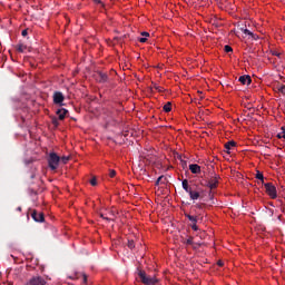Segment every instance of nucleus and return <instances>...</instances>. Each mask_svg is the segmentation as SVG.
Returning <instances> with one entry per match:
<instances>
[{"mask_svg": "<svg viewBox=\"0 0 285 285\" xmlns=\"http://www.w3.org/2000/svg\"><path fill=\"white\" fill-rule=\"evenodd\" d=\"M117 175V171L115 169L109 170V177H115Z\"/></svg>", "mask_w": 285, "mask_h": 285, "instance_id": "c756f323", "label": "nucleus"}, {"mask_svg": "<svg viewBox=\"0 0 285 285\" xmlns=\"http://www.w3.org/2000/svg\"><path fill=\"white\" fill-rule=\"evenodd\" d=\"M238 81L243 85V86H250V83L253 82V79L250 78V76L245 75V76H240L238 78Z\"/></svg>", "mask_w": 285, "mask_h": 285, "instance_id": "9d476101", "label": "nucleus"}, {"mask_svg": "<svg viewBox=\"0 0 285 285\" xmlns=\"http://www.w3.org/2000/svg\"><path fill=\"white\" fill-rule=\"evenodd\" d=\"M31 217L33 220L38 222V223H43L46 217L43 216V213H38L37 210H33L31 213Z\"/></svg>", "mask_w": 285, "mask_h": 285, "instance_id": "1a4fd4ad", "label": "nucleus"}, {"mask_svg": "<svg viewBox=\"0 0 285 285\" xmlns=\"http://www.w3.org/2000/svg\"><path fill=\"white\" fill-rule=\"evenodd\" d=\"M185 217L191 222V224H197V217L190 215V214H185Z\"/></svg>", "mask_w": 285, "mask_h": 285, "instance_id": "6ab92c4d", "label": "nucleus"}, {"mask_svg": "<svg viewBox=\"0 0 285 285\" xmlns=\"http://www.w3.org/2000/svg\"><path fill=\"white\" fill-rule=\"evenodd\" d=\"M17 210H19V213H21V207H18Z\"/></svg>", "mask_w": 285, "mask_h": 285, "instance_id": "a19ab883", "label": "nucleus"}, {"mask_svg": "<svg viewBox=\"0 0 285 285\" xmlns=\"http://www.w3.org/2000/svg\"><path fill=\"white\" fill-rule=\"evenodd\" d=\"M256 179H259V181H262L263 185L266 184L264 183V174H262L259 170L256 171Z\"/></svg>", "mask_w": 285, "mask_h": 285, "instance_id": "aec40b11", "label": "nucleus"}, {"mask_svg": "<svg viewBox=\"0 0 285 285\" xmlns=\"http://www.w3.org/2000/svg\"><path fill=\"white\" fill-rule=\"evenodd\" d=\"M141 37H150V33L146 32V31H142L141 32ZM138 41L140 43H146L148 41V38H139Z\"/></svg>", "mask_w": 285, "mask_h": 285, "instance_id": "2eb2a0df", "label": "nucleus"}, {"mask_svg": "<svg viewBox=\"0 0 285 285\" xmlns=\"http://www.w3.org/2000/svg\"><path fill=\"white\" fill-rule=\"evenodd\" d=\"M183 168L187 165L186 161L181 160Z\"/></svg>", "mask_w": 285, "mask_h": 285, "instance_id": "58836bf2", "label": "nucleus"}, {"mask_svg": "<svg viewBox=\"0 0 285 285\" xmlns=\"http://www.w3.org/2000/svg\"><path fill=\"white\" fill-rule=\"evenodd\" d=\"M242 32H244V35H248V37L253 36V32L248 29H242Z\"/></svg>", "mask_w": 285, "mask_h": 285, "instance_id": "bb28decb", "label": "nucleus"}, {"mask_svg": "<svg viewBox=\"0 0 285 285\" xmlns=\"http://www.w3.org/2000/svg\"><path fill=\"white\" fill-rule=\"evenodd\" d=\"M193 239V236H189V238L183 240V244H185L186 246H193V248H197L199 244H195Z\"/></svg>", "mask_w": 285, "mask_h": 285, "instance_id": "ddd939ff", "label": "nucleus"}, {"mask_svg": "<svg viewBox=\"0 0 285 285\" xmlns=\"http://www.w3.org/2000/svg\"><path fill=\"white\" fill-rule=\"evenodd\" d=\"M51 124L55 126V128H59V119L57 117L51 118Z\"/></svg>", "mask_w": 285, "mask_h": 285, "instance_id": "412c9836", "label": "nucleus"}, {"mask_svg": "<svg viewBox=\"0 0 285 285\" xmlns=\"http://www.w3.org/2000/svg\"><path fill=\"white\" fill-rule=\"evenodd\" d=\"M263 186L271 199H277V188L273 183H265Z\"/></svg>", "mask_w": 285, "mask_h": 285, "instance_id": "7ed1b4c3", "label": "nucleus"}, {"mask_svg": "<svg viewBox=\"0 0 285 285\" xmlns=\"http://www.w3.org/2000/svg\"><path fill=\"white\" fill-rule=\"evenodd\" d=\"M47 282L41 276H33L24 285H46Z\"/></svg>", "mask_w": 285, "mask_h": 285, "instance_id": "423d86ee", "label": "nucleus"}, {"mask_svg": "<svg viewBox=\"0 0 285 285\" xmlns=\"http://www.w3.org/2000/svg\"><path fill=\"white\" fill-rule=\"evenodd\" d=\"M63 99H66V97H63L62 92L56 91L53 94V104H56L58 106H63Z\"/></svg>", "mask_w": 285, "mask_h": 285, "instance_id": "6e6552de", "label": "nucleus"}, {"mask_svg": "<svg viewBox=\"0 0 285 285\" xmlns=\"http://www.w3.org/2000/svg\"><path fill=\"white\" fill-rule=\"evenodd\" d=\"M190 227H191L194 230H199V227L197 226V223H191Z\"/></svg>", "mask_w": 285, "mask_h": 285, "instance_id": "2f4dec72", "label": "nucleus"}, {"mask_svg": "<svg viewBox=\"0 0 285 285\" xmlns=\"http://www.w3.org/2000/svg\"><path fill=\"white\" fill-rule=\"evenodd\" d=\"M101 219H106L107 222H112V218L105 217L104 214H100Z\"/></svg>", "mask_w": 285, "mask_h": 285, "instance_id": "72a5a7b5", "label": "nucleus"}, {"mask_svg": "<svg viewBox=\"0 0 285 285\" xmlns=\"http://www.w3.org/2000/svg\"><path fill=\"white\" fill-rule=\"evenodd\" d=\"M127 246L132 250V248H135V240H128Z\"/></svg>", "mask_w": 285, "mask_h": 285, "instance_id": "a878e982", "label": "nucleus"}, {"mask_svg": "<svg viewBox=\"0 0 285 285\" xmlns=\"http://www.w3.org/2000/svg\"><path fill=\"white\" fill-rule=\"evenodd\" d=\"M235 146H237V142L235 140H229L228 142L225 144V148H226L227 153L232 148H235Z\"/></svg>", "mask_w": 285, "mask_h": 285, "instance_id": "4468645a", "label": "nucleus"}, {"mask_svg": "<svg viewBox=\"0 0 285 285\" xmlns=\"http://www.w3.org/2000/svg\"><path fill=\"white\" fill-rule=\"evenodd\" d=\"M60 161H61L62 164H68V161H70V157H68V156H62V157L60 158Z\"/></svg>", "mask_w": 285, "mask_h": 285, "instance_id": "b1692460", "label": "nucleus"}, {"mask_svg": "<svg viewBox=\"0 0 285 285\" xmlns=\"http://www.w3.org/2000/svg\"><path fill=\"white\" fill-rule=\"evenodd\" d=\"M279 55H281V53L277 52V51H274V52H273V56H274V57H279Z\"/></svg>", "mask_w": 285, "mask_h": 285, "instance_id": "e433bc0d", "label": "nucleus"}, {"mask_svg": "<svg viewBox=\"0 0 285 285\" xmlns=\"http://www.w3.org/2000/svg\"><path fill=\"white\" fill-rule=\"evenodd\" d=\"M281 130H282V132L277 134V138L278 139H285V127H282Z\"/></svg>", "mask_w": 285, "mask_h": 285, "instance_id": "4be33fe9", "label": "nucleus"}, {"mask_svg": "<svg viewBox=\"0 0 285 285\" xmlns=\"http://www.w3.org/2000/svg\"><path fill=\"white\" fill-rule=\"evenodd\" d=\"M82 284H88V275L82 274Z\"/></svg>", "mask_w": 285, "mask_h": 285, "instance_id": "c85d7f7f", "label": "nucleus"}, {"mask_svg": "<svg viewBox=\"0 0 285 285\" xmlns=\"http://www.w3.org/2000/svg\"><path fill=\"white\" fill-rule=\"evenodd\" d=\"M277 89H278V92H282V95H285V85H279Z\"/></svg>", "mask_w": 285, "mask_h": 285, "instance_id": "393cba45", "label": "nucleus"}, {"mask_svg": "<svg viewBox=\"0 0 285 285\" xmlns=\"http://www.w3.org/2000/svg\"><path fill=\"white\" fill-rule=\"evenodd\" d=\"M78 275H79V274H76V277H77V278H79V276H78Z\"/></svg>", "mask_w": 285, "mask_h": 285, "instance_id": "37998d69", "label": "nucleus"}, {"mask_svg": "<svg viewBox=\"0 0 285 285\" xmlns=\"http://www.w3.org/2000/svg\"><path fill=\"white\" fill-rule=\"evenodd\" d=\"M196 207L202 209V204H197Z\"/></svg>", "mask_w": 285, "mask_h": 285, "instance_id": "ea45409f", "label": "nucleus"}, {"mask_svg": "<svg viewBox=\"0 0 285 285\" xmlns=\"http://www.w3.org/2000/svg\"><path fill=\"white\" fill-rule=\"evenodd\" d=\"M138 277H139L141 284H145V285L159 284V279L157 278V276L148 275V274H146L145 271H138Z\"/></svg>", "mask_w": 285, "mask_h": 285, "instance_id": "f257e3e1", "label": "nucleus"}, {"mask_svg": "<svg viewBox=\"0 0 285 285\" xmlns=\"http://www.w3.org/2000/svg\"><path fill=\"white\" fill-rule=\"evenodd\" d=\"M190 199L193 200H197V199H204V190L199 189V188H191V190L187 191Z\"/></svg>", "mask_w": 285, "mask_h": 285, "instance_id": "39448f33", "label": "nucleus"}, {"mask_svg": "<svg viewBox=\"0 0 285 285\" xmlns=\"http://www.w3.org/2000/svg\"><path fill=\"white\" fill-rule=\"evenodd\" d=\"M68 110L66 108L57 109L56 115H58V118L60 121H63L66 119V114Z\"/></svg>", "mask_w": 285, "mask_h": 285, "instance_id": "9b49d317", "label": "nucleus"}, {"mask_svg": "<svg viewBox=\"0 0 285 285\" xmlns=\"http://www.w3.org/2000/svg\"><path fill=\"white\" fill-rule=\"evenodd\" d=\"M163 110L165 112H170V110H173V102H167L166 105H164Z\"/></svg>", "mask_w": 285, "mask_h": 285, "instance_id": "a211bd4d", "label": "nucleus"}, {"mask_svg": "<svg viewBox=\"0 0 285 285\" xmlns=\"http://www.w3.org/2000/svg\"><path fill=\"white\" fill-rule=\"evenodd\" d=\"M94 2L98 3V6H101V8L106 7L101 0H94Z\"/></svg>", "mask_w": 285, "mask_h": 285, "instance_id": "7c9ffc66", "label": "nucleus"}, {"mask_svg": "<svg viewBox=\"0 0 285 285\" xmlns=\"http://www.w3.org/2000/svg\"><path fill=\"white\" fill-rule=\"evenodd\" d=\"M156 90H158L159 92H163V91H164V88H161V87H156Z\"/></svg>", "mask_w": 285, "mask_h": 285, "instance_id": "4c0bfd02", "label": "nucleus"}, {"mask_svg": "<svg viewBox=\"0 0 285 285\" xmlns=\"http://www.w3.org/2000/svg\"><path fill=\"white\" fill-rule=\"evenodd\" d=\"M219 266H222L223 264L222 263H218Z\"/></svg>", "mask_w": 285, "mask_h": 285, "instance_id": "c03bdc74", "label": "nucleus"}, {"mask_svg": "<svg viewBox=\"0 0 285 285\" xmlns=\"http://www.w3.org/2000/svg\"><path fill=\"white\" fill-rule=\"evenodd\" d=\"M90 184L91 186H97V178H91Z\"/></svg>", "mask_w": 285, "mask_h": 285, "instance_id": "473e14b6", "label": "nucleus"}, {"mask_svg": "<svg viewBox=\"0 0 285 285\" xmlns=\"http://www.w3.org/2000/svg\"><path fill=\"white\" fill-rule=\"evenodd\" d=\"M31 179H35V175H31Z\"/></svg>", "mask_w": 285, "mask_h": 285, "instance_id": "79ce46f5", "label": "nucleus"}, {"mask_svg": "<svg viewBox=\"0 0 285 285\" xmlns=\"http://www.w3.org/2000/svg\"><path fill=\"white\" fill-rule=\"evenodd\" d=\"M224 50H225V52H233V47L226 45V46L224 47Z\"/></svg>", "mask_w": 285, "mask_h": 285, "instance_id": "cd10ccee", "label": "nucleus"}, {"mask_svg": "<svg viewBox=\"0 0 285 285\" xmlns=\"http://www.w3.org/2000/svg\"><path fill=\"white\" fill-rule=\"evenodd\" d=\"M95 79L98 83H108V73L104 71H97L95 73Z\"/></svg>", "mask_w": 285, "mask_h": 285, "instance_id": "0eeeda50", "label": "nucleus"}, {"mask_svg": "<svg viewBox=\"0 0 285 285\" xmlns=\"http://www.w3.org/2000/svg\"><path fill=\"white\" fill-rule=\"evenodd\" d=\"M21 35L22 37H28V29L22 30Z\"/></svg>", "mask_w": 285, "mask_h": 285, "instance_id": "c9c22d12", "label": "nucleus"}, {"mask_svg": "<svg viewBox=\"0 0 285 285\" xmlns=\"http://www.w3.org/2000/svg\"><path fill=\"white\" fill-rule=\"evenodd\" d=\"M218 179H219V176H215L205 185L207 188H209V191H208L209 199H213V190H215V188H217V186L219 185Z\"/></svg>", "mask_w": 285, "mask_h": 285, "instance_id": "20e7f679", "label": "nucleus"}, {"mask_svg": "<svg viewBox=\"0 0 285 285\" xmlns=\"http://www.w3.org/2000/svg\"><path fill=\"white\" fill-rule=\"evenodd\" d=\"M189 170L193 175H199V173H202V167L197 164H191L189 165Z\"/></svg>", "mask_w": 285, "mask_h": 285, "instance_id": "f8f14e48", "label": "nucleus"}, {"mask_svg": "<svg viewBox=\"0 0 285 285\" xmlns=\"http://www.w3.org/2000/svg\"><path fill=\"white\" fill-rule=\"evenodd\" d=\"M181 184H183V188L186 193L191 190L193 186L188 185V179H184Z\"/></svg>", "mask_w": 285, "mask_h": 285, "instance_id": "dca6fc26", "label": "nucleus"}, {"mask_svg": "<svg viewBox=\"0 0 285 285\" xmlns=\"http://www.w3.org/2000/svg\"><path fill=\"white\" fill-rule=\"evenodd\" d=\"M24 50H26V45H18L17 46V51L18 52H24Z\"/></svg>", "mask_w": 285, "mask_h": 285, "instance_id": "5701e85b", "label": "nucleus"}, {"mask_svg": "<svg viewBox=\"0 0 285 285\" xmlns=\"http://www.w3.org/2000/svg\"><path fill=\"white\" fill-rule=\"evenodd\" d=\"M159 184L166 185V184H168V179L166 177H164V176H160L156 180V186H159Z\"/></svg>", "mask_w": 285, "mask_h": 285, "instance_id": "f3484780", "label": "nucleus"}, {"mask_svg": "<svg viewBox=\"0 0 285 285\" xmlns=\"http://www.w3.org/2000/svg\"><path fill=\"white\" fill-rule=\"evenodd\" d=\"M59 161H61V157L56 153H51L48 158L49 168L51 170H57L59 168Z\"/></svg>", "mask_w": 285, "mask_h": 285, "instance_id": "f03ea898", "label": "nucleus"}, {"mask_svg": "<svg viewBox=\"0 0 285 285\" xmlns=\"http://www.w3.org/2000/svg\"><path fill=\"white\" fill-rule=\"evenodd\" d=\"M252 39H254V41H257V39H259V36L255 35V33H252Z\"/></svg>", "mask_w": 285, "mask_h": 285, "instance_id": "f704fd0d", "label": "nucleus"}]
</instances>
